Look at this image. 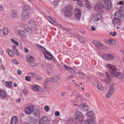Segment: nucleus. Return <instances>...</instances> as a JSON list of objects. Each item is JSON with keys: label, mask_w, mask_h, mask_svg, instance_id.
I'll use <instances>...</instances> for the list:
<instances>
[{"label": "nucleus", "mask_w": 124, "mask_h": 124, "mask_svg": "<svg viewBox=\"0 0 124 124\" xmlns=\"http://www.w3.org/2000/svg\"><path fill=\"white\" fill-rule=\"evenodd\" d=\"M104 2V3L103 5L100 3H97L94 7L95 9L99 12H102L103 8H104L107 10L110 9L112 7L110 0H108L107 1Z\"/></svg>", "instance_id": "f257e3e1"}, {"label": "nucleus", "mask_w": 124, "mask_h": 124, "mask_svg": "<svg viewBox=\"0 0 124 124\" xmlns=\"http://www.w3.org/2000/svg\"><path fill=\"white\" fill-rule=\"evenodd\" d=\"M75 117L76 122L78 123H82L83 121V116L80 112H77L75 114Z\"/></svg>", "instance_id": "f03ea898"}, {"label": "nucleus", "mask_w": 124, "mask_h": 124, "mask_svg": "<svg viewBox=\"0 0 124 124\" xmlns=\"http://www.w3.org/2000/svg\"><path fill=\"white\" fill-rule=\"evenodd\" d=\"M34 109V106L32 104L28 105L26 107L24 108L25 113L27 115H30L31 112H33Z\"/></svg>", "instance_id": "7ed1b4c3"}, {"label": "nucleus", "mask_w": 124, "mask_h": 124, "mask_svg": "<svg viewBox=\"0 0 124 124\" xmlns=\"http://www.w3.org/2000/svg\"><path fill=\"white\" fill-rule=\"evenodd\" d=\"M64 15L66 17H69L71 16L72 13L69 9L71 8V7L69 5L66 6L64 7Z\"/></svg>", "instance_id": "20e7f679"}, {"label": "nucleus", "mask_w": 124, "mask_h": 124, "mask_svg": "<svg viewBox=\"0 0 124 124\" xmlns=\"http://www.w3.org/2000/svg\"><path fill=\"white\" fill-rule=\"evenodd\" d=\"M102 58L105 60L112 61L114 59V56L111 54H102Z\"/></svg>", "instance_id": "39448f33"}, {"label": "nucleus", "mask_w": 124, "mask_h": 124, "mask_svg": "<svg viewBox=\"0 0 124 124\" xmlns=\"http://www.w3.org/2000/svg\"><path fill=\"white\" fill-rule=\"evenodd\" d=\"M39 124H48L49 123L50 120L49 118L46 116H44L39 120Z\"/></svg>", "instance_id": "423d86ee"}, {"label": "nucleus", "mask_w": 124, "mask_h": 124, "mask_svg": "<svg viewBox=\"0 0 124 124\" xmlns=\"http://www.w3.org/2000/svg\"><path fill=\"white\" fill-rule=\"evenodd\" d=\"M113 76L122 81H124V74L123 73L117 71Z\"/></svg>", "instance_id": "0eeeda50"}, {"label": "nucleus", "mask_w": 124, "mask_h": 124, "mask_svg": "<svg viewBox=\"0 0 124 124\" xmlns=\"http://www.w3.org/2000/svg\"><path fill=\"white\" fill-rule=\"evenodd\" d=\"M30 13L26 11H24L22 14L21 19L23 20H27L29 17Z\"/></svg>", "instance_id": "6e6552de"}, {"label": "nucleus", "mask_w": 124, "mask_h": 124, "mask_svg": "<svg viewBox=\"0 0 124 124\" xmlns=\"http://www.w3.org/2000/svg\"><path fill=\"white\" fill-rule=\"evenodd\" d=\"M93 46H96L99 48L101 49H103L104 47V46L102 44L99 42L95 40H93Z\"/></svg>", "instance_id": "1a4fd4ad"}, {"label": "nucleus", "mask_w": 124, "mask_h": 124, "mask_svg": "<svg viewBox=\"0 0 124 124\" xmlns=\"http://www.w3.org/2000/svg\"><path fill=\"white\" fill-rule=\"evenodd\" d=\"M63 66L69 72L72 74L76 75V71L73 69L71 67L66 65H63Z\"/></svg>", "instance_id": "9d476101"}, {"label": "nucleus", "mask_w": 124, "mask_h": 124, "mask_svg": "<svg viewBox=\"0 0 124 124\" xmlns=\"http://www.w3.org/2000/svg\"><path fill=\"white\" fill-rule=\"evenodd\" d=\"M75 16L77 19H79L81 17L80 11L78 9H76L74 11Z\"/></svg>", "instance_id": "9b49d317"}, {"label": "nucleus", "mask_w": 124, "mask_h": 124, "mask_svg": "<svg viewBox=\"0 0 124 124\" xmlns=\"http://www.w3.org/2000/svg\"><path fill=\"white\" fill-rule=\"evenodd\" d=\"M115 91V90L114 89L111 88L109 89L106 94V98H109L113 94Z\"/></svg>", "instance_id": "f8f14e48"}, {"label": "nucleus", "mask_w": 124, "mask_h": 124, "mask_svg": "<svg viewBox=\"0 0 124 124\" xmlns=\"http://www.w3.org/2000/svg\"><path fill=\"white\" fill-rule=\"evenodd\" d=\"M44 55L45 58L48 60H50L52 58L53 56L49 52H44Z\"/></svg>", "instance_id": "ddd939ff"}, {"label": "nucleus", "mask_w": 124, "mask_h": 124, "mask_svg": "<svg viewBox=\"0 0 124 124\" xmlns=\"http://www.w3.org/2000/svg\"><path fill=\"white\" fill-rule=\"evenodd\" d=\"M102 18V16L100 14H95L93 16V21H98L101 20Z\"/></svg>", "instance_id": "4468645a"}, {"label": "nucleus", "mask_w": 124, "mask_h": 124, "mask_svg": "<svg viewBox=\"0 0 124 124\" xmlns=\"http://www.w3.org/2000/svg\"><path fill=\"white\" fill-rule=\"evenodd\" d=\"M110 73L112 75L114 76L117 72L118 69L114 65L110 69Z\"/></svg>", "instance_id": "2eb2a0df"}, {"label": "nucleus", "mask_w": 124, "mask_h": 124, "mask_svg": "<svg viewBox=\"0 0 124 124\" xmlns=\"http://www.w3.org/2000/svg\"><path fill=\"white\" fill-rule=\"evenodd\" d=\"M105 42L106 44H109L110 45H114L116 44V41L113 39H109V40H105Z\"/></svg>", "instance_id": "dca6fc26"}, {"label": "nucleus", "mask_w": 124, "mask_h": 124, "mask_svg": "<svg viewBox=\"0 0 124 124\" xmlns=\"http://www.w3.org/2000/svg\"><path fill=\"white\" fill-rule=\"evenodd\" d=\"M113 23L115 25H120L121 24V22L120 19H114L112 21Z\"/></svg>", "instance_id": "f3484780"}, {"label": "nucleus", "mask_w": 124, "mask_h": 124, "mask_svg": "<svg viewBox=\"0 0 124 124\" xmlns=\"http://www.w3.org/2000/svg\"><path fill=\"white\" fill-rule=\"evenodd\" d=\"M33 112L34 116L36 117H39L40 116V112L39 110L38 109H34Z\"/></svg>", "instance_id": "a211bd4d"}, {"label": "nucleus", "mask_w": 124, "mask_h": 124, "mask_svg": "<svg viewBox=\"0 0 124 124\" xmlns=\"http://www.w3.org/2000/svg\"><path fill=\"white\" fill-rule=\"evenodd\" d=\"M105 73L108 78L104 80V82L106 84H109L111 82V80L109 78V75L107 72H105Z\"/></svg>", "instance_id": "6ab92c4d"}, {"label": "nucleus", "mask_w": 124, "mask_h": 124, "mask_svg": "<svg viewBox=\"0 0 124 124\" xmlns=\"http://www.w3.org/2000/svg\"><path fill=\"white\" fill-rule=\"evenodd\" d=\"M32 88L34 91L37 92H39L41 90V87L37 85H33L32 86Z\"/></svg>", "instance_id": "aec40b11"}, {"label": "nucleus", "mask_w": 124, "mask_h": 124, "mask_svg": "<svg viewBox=\"0 0 124 124\" xmlns=\"http://www.w3.org/2000/svg\"><path fill=\"white\" fill-rule=\"evenodd\" d=\"M18 118L16 116L13 117L11 120V124H17L18 123Z\"/></svg>", "instance_id": "412c9836"}, {"label": "nucleus", "mask_w": 124, "mask_h": 124, "mask_svg": "<svg viewBox=\"0 0 124 124\" xmlns=\"http://www.w3.org/2000/svg\"><path fill=\"white\" fill-rule=\"evenodd\" d=\"M7 93L5 91L2 90H0V96L2 97H7Z\"/></svg>", "instance_id": "4be33fe9"}, {"label": "nucleus", "mask_w": 124, "mask_h": 124, "mask_svg": "<svg viewBox=\"0 0 124 124\" xmlns=\"http://www.w3.org/2000/svg\"><path fill=\"white\" fill-rule=\"evenodd\" d=\"M124 16L118 12H116L115 14L114 17L115 19H120L121 17Z\"/></svg>", "instance_id": "5701e85b"}, {"label": "nucleus", "mask_w": 124, "mask_h": 124, "mask_svg": "<svg viewBox=\"0 0 124 124\" xmlns=\"http://www.w3.org/2000/svg\"><path fill=\"white\" fill-rule=\"evenodd\" d=\"M81 108V109L84 111H87L88 109V106L87 105L81 104L80 105Z\"/></svg>", "instance_id": "b1692460"}, {"label": "nucleus", "mask_w": 124, "mask_h": 124, "mask_svg": "<svg viewBox=\"0 0 124 124\" xmlns=\"http://www.w3.org/2000/svg\"><path fill=\"white\" fill-rule=\"evenodd\" d=\"M75 36L77 39H78L82 43H84L85 42V39L84 38L77 35H76Z\"/></svg>", "instance_id": "393cba45"}, {"label": "nucleus", "mask_w": 124, "mask_h": 124, "mask_svg": "<svg viewBox=\"0 0 124 124\" xmlns=\"http://www.w3.org/2000/svg\"><path fill=\"white\" fill-rule=\"evenodd\" d=\"M93 112L91 111H89L86 114V116L88 118L91 117L90 119H93Z\"/></svg>", "instance_id": "a878e982"}, {"label": "nucleus", "mask_w": 124, "mask_h": 124, "mask_svg": "<svg viewBox=\"0 0 124 124\" xmlns=\"http://www.w3.org/2000/svg\"><path fill=\"white\" fill-rule=\"evenodd\" d=\"M86 7L88 8H90L92 7L91 3L88 0H86L85 3Z\"/></svg>", "instance_id": "bb28decb"}, {"label": "nucleus", "mask_w": 124, "mask_h": 124, "mask_svg": "<svg viewBox=\"0 0 124 124\" xmlns=\"http://www.w3.org/2000/svg\"><path fill=\"white\" fill-rule=\"evenodd\" d=\"M118 12L122 15V16H124V6H121L119 9Z\"/></svg>", "instance_id": "cd10ccee"}, {"label": "nucleus", "mask_w": 124, "mask_h": 124, "mask_svg": "<svg viewBox=\"0 0 124 124\" xmlns=\"http://www.w3.org/2000/svg\"><path fill=\"white\" fill-rule=\"evenodd\" d=\"M26 58L27 60L30 62H33L34 61V58L30 55H27Z\"/></svg>", "instance_id": "c85d7f7f"}, {"label": "nucleus", "mask_w": 124, "mask_h": 124, "mask_svg": "<svg viewBox=\"0 0 124 124\" xmlns=\"http://www.w3.org/2000/svg\"><path fill=\"white\" fill-rule=\"evenodd\" d=\"M11 16L13 17H17V13L16 10H12L11 11Z\"/></svg>", "instance_id": "c756f323"}, {"label": "nucleus", "mask_w": 124, "mask_h": 124, "mask_svg": "<svg viewBox=\"0 0 124 124\" xmlns=\"http://www.w3.org/2000/svg\"><path fill=\"white\" fill-rule=\"evenodd\" d=\"M24 31L29 35H31L32 33V30L31 29L29 28L25 29Z\"/></svg>", "instance_id": "7c9ffc66"}, {"label": "nucleus", "mask_w": 124, "mask_h": 124, "mask_svg": "<svg viewBox=\"0 0 124 124\" xmlns=\"http://www.w3.org/2000/svg\"><path fill=\"white\" fill-rule=\"evenodd\" d=\"M74 118L73 117H69L67 119V124H71L73 123Z\"/></svg>", "instance_id": "2f4dec72"}, {"label": "nucleus", "mask_w": 124, "mask_h": 124, "mask_svg": "<svg viewBox=\"0 0 124 124\" xmlns=\"http://www.w3.org/2000/svg\"><path fill=\"white\" fill-rule=\"evenodd\" d=\"M51 78L52 82H56L57 81L58 79L59 78V77L58 76L56 77H53Z\"/></svg>", "instance_id": "473e14b6"}, {"label": "nucleus", "mask_w": 124, "mask_h": 124, "mask_svg": "<svg viewBox=\"0 0 124 124\" xmlns=\"http://www.w3.org/2000/svg\"><path fill=\"white\" fill-rule=\"evenodd\" d=\"M18 34L20 35L23 37L25 36L26 35L25 32L21 30H20L19 31Z\"/></svg>", "instance_id": "72a5a7b5"}, {"label": "nucleus", "mask_w": 124, "mask_h": 124, "mask_svg": "<svg viewBox=\"0 0 124 124\" xmlns=\"http://www.w3.org/2000/svg\"><path fill=\"white\" fill-rule=\"evenodd\" d=\"M48 17L51 20V21H48L50 23L52 24H55V20L51 16H48Z\"/></svg>", "instance_id": "f704fd0d"}, {"label": "nucleus", "mask_w": 124, "mask_h": 124, "mask_svg": "<svg viewBox=\"0 0 124 124\" xmlns=\"http://www.w3.org/2000/svg\"><path fill=\"white\" fill-rule=\"evenodd\" d=\"M85 124H93V119H90L85 121L84 123Z\"/></svg>", "instance_id": "c9c22d12"}, {"label": "nucleus", "mask_w": 124, "mask_h": 124, "mask_svg": "<svg viewBox=\"0 0 124 124\" xmlns=\"http://www.w3.org/2000/svg\"><path fill=\"white\" fill-rule=\"evenodd\" d=\"M12 82L11 81L10 82H6V86L9 87L11 88L12 87Z\"/></svg>", "instance_id": "e433bc0d"}, {"label": "nucleus", "mask_w": 124, "mask_h": 124, "mask_svg": "<svg viewBox=\"0 0 124 124\" xmlns=\"http://www.w3.org/2000/svg\"><path fill=\"white\" fill-rule=\"evenodd\" d=\"M97 88L100 91H103L104 90L103 87L102 86L101 84H98Z\"/></svg>", "instance_id": "4c0bfd02"}, {"label": "nucleus", "mask_w": 124, "mask_h": 124, "mask_svg": "<svg viewBox=\"0 0 124 124\" xmlns=\"http://www.w3.org/2000/svg\"><path fill=\"white\" fill-rule=\"evenodd\" d=\"M3 32L4 34L5 35H7L9 32L8 29L6 28L4 29Z\"/></svg>", "instance_id": "58836bf2"}, {"label": "nucleus", "mask_w": 124, "mask_h": 124, "mask_svg": "<svg viewBox=\"0 0 124 124\" xmlns=\"http://www.w3.org/2000/svg\"><path fill=\"white\" fill-rule=\"evenodd\" d=\"M77 2L78 5L81 7H83L84 6V5L82 4V2L81 0H78L77 1Z\"/></svg>", "instance_id": "ea45409f"}, {"label": "nucleus", "mask_w": 124, "mask_h": 124, "mask_svg": "<svg viewBox=\"0 0 124 124\" xmlns=\"http://www.w3.org/2000/svg\"><path fill=\"white\" fill-rule=\"evenodd\" d=\"M113 65L112 64L108 63L107 64H106L105 65V67L107 68L110 69L113 66Z\"/></svg>", "instance_id": "a19ab883"}, {"label": "nucleus", "mask_w": 124, "mask_h": 124, "mask_svg": "<svg viewBox=\"0 0 124 124\" xmlns=\"http://www.w3.org/2000/svg\"><path fill=\"white\" fill-rule=\"evenodd\" d=\"M109 34L112 36L115 37L116 35V31L111 32L109 33Z\"/></svg>", "instance_id": "79ce46f5"}, {"label": "nucleus", "mask_w": 124, "mask_h": 124, "mask_svg": "<svg viewBox=\"0 0 124 124\" xmlns=\"http://www.w3.org/2000/svg\"><path fill=\"white\" fill-rule=\"evenodd\" d=\"M52 69L51 68H47V71L48 72V75H49L52 72Z\"/></svg>", "instance_id": "37998d69"}, {"label": "nucleus", "mask_w": 124, "mask_h": 124, "mask_svg": "<svg viewBox=\"0 0 124 124\" xmlns=\"http://www.w3.org/2000/svg\"><path fill=\"white\" fill-rule=\"evenodd\" d=\"M58 1H54L52 3V4L55 6L58 5Z\"/></svg>", "instance_id": "c03bdc74"}, {"label": "nucleus", "mask_w": 124, "mask_h": 124, "mask_svg": "<svg viewBox=\"0 0 124 124\" xmlns=\"http://www.w3.org/2000/svg\"><path fill=\"white\" fill-rule=\"evenodd\" d=\"M31 121L33 124H34L37 121L36 119L33 117H32L30 119Z\"/></svg>", "instance_id": "a18cd8bd"}, {"label": "nucleus", "mask_w": 124, "mask_h": 124, "mask_svg": "<svg viewBox=\"0 0 124 124\" xmlns=\"http://www.w3.org/2000/svg\"><path fill=\"white\" fill-rule=\"evenodd\" d=\"M29 23L31 25H34L35 24L34 21L32 20H31L29 21Z\"/></svg>", "instance_id": "49530a36"}, {"label": "nucleus", "mask_w": 124, "mask_h": 124, "mask_svg": "<svg viewBox=\"0 0 124 124\" xmlns=\"http://www.w3.org/2000/svg\"><path fill=\"white\" fill-rule=\"evenodd\" d=\"M11 41L13 43H14L16 45H18V43L17 42L14 40L13 39H11Z\"/></svg>", "instance_id": "de8ad7c7"}, {"label": "nucleus", "mask_w": 124, "mask_h": 124, "mask_svg": "<svg viewBox=\"0 0 124 124\" xmlns=\"http://www.w3.org/2000/svg\"><path fill=\"white\" fill-rule=\"evenodd\" d=\"M36 79L37 80H40L41 79L40 77L39 76V75L38 74L37 75H36Z\"/></svg>", "instance_id": "09e8293b"}, {"label": "nucleus", "mask_w": 124, "mask_h": 124, "mask_svg": "<svg viewBox=\"0 0 124 124\" xmlns=\"http://www.w3.org/2000/svg\"><path fill=\"white\" fill-rule=\"evenodd\" d=\"M97 121L98 119L96 117L93 116V124H96Z\"/></svg>", "instance_id": "8fccbe9b"}, {"label": "nucleus", "mask_w": 124, "mask_h": 124, "mask_svg": "<svg viewBox=\"0 0 124 124\" xmlns=\"http://www.w3.org/2000/svg\"><path fill=\"white\" fill-rule=\"evenodd\" d=\"M31 78H30L29 76H26L25 77V79L27 81H31Z\"/></svg>", "instance_id": "3c124183"}, {"label": "nucleus", "mask_w": 124, "mask_h": 124, "mask_svg": "<svg viewBox=\"0 0 124 124\" xmlns=\"http://www.w3.org/2000/svg\"><path fill=\"white\" fill-rule=\"evenodd\" d=\"M44 109L47 112H48L49 110V108L48 106H46L44 107Z\"/></svg>", "instance_id": "603ef678"}, {"label": "nucleus", "mask_w": 124, "mask_h": 124, "mask_svg": "<svg viewBox=\"0 0 124 124\" xmlns=\"http://www.w3.org/2000/svg\"><path fill=\"white\" fill-rule=\"evenodd\" d=\"M8 54L10 56H12L14 55V54L11 50H9L8 51Z\"/></svg>", "instance_id": "864d4df0"}, {"label": "nucleus", "mask_w": 124, "mask_h": 124, "mask_svg": "<svg viewBox=\"0 0 124 124\" xmlns=\"http://www.w3.org/2000/svg\"><path fill=\"white\" fill-rule=\"evenodd\" d=\"M12 62L14 64H18V62L16 59H14L12 60Z\"/></svg>", "instance_id": "5fc2aeb1"}, {"label": "nucleus", "mask_w": 124, "mask_h": 124, "mask_svg": "<svg viewBox=\"0 0 124 124\" xmlns=\"http://www.w3.org/2000/svg\"><path fill=\"white\" fill-rule=\"evenodd\" d=\"M29 74L31 75V78H33L35 76V75L34 73L32 72H30L29 73Z\"/></svg>", "instance_id": "6e6d98bb"}, {"label": "nucleus", "mask_w": 124, "mask_h": 124, "mask_svg": "<svg viewBox=\"0 0 124 124\" xmlns=\"http://www.w3.org/2000/svg\"><path fill=\"white\" fill-rule=\"evenodd\" d=\"M45 80L46 81V82H52V80L51 78H47Z\"/></svg>", "instance_id": "4d7b16f0"}, {"label": "nucleus", "mask_w": 124, "mask_h": 124, "mask_svg": "<svg viewBox=\"0 0 124 124\" xmlns=\"http://www.w3.org/2000/svg\"><path fill=\"white\" fill-rule=\"evenodd\" d=\"M97 74L101 77H102L104 76V74H103L101 73L100 72H97Z\"/></svg>", "instance_id": "13d9d810"}, {"label": "nucleus", "mask_w": 124, "mask_h": 124, "mask_svg": "<svg viewBox=\"0 0 124 124\" xmlns=\"http://www.w3.org/2000/svg\"><path fill=\"white\" fill-rule=\"evenodd\" d=\"M37 64L36 63L31 62V63L30 65L32 66H35L37 65Z\"/></svg>", "instance_id": "bf43d9fd"}, {"label": "nucleus", "mask_w": 124, "mask_h": 124, "mask_svg": "<svg viewBox=\"0 0 124 124\" xmlns=\"http://www.w3.org/2000/svg\"><path fill=\"white\" fill-rule=\"evenodd\" d=\"M13 51L14 53L17 55H19V53L18 52L17 50L16 49L14 50Z\"/></svg>", "instance_id": "052dcab7"}, {"label": "nucleus", "mask_w": 124, "mask_h": 124, "mask_svg": "<svg viewBox=\"0 0 124 124\" xmlns=\"http://www.w3.org/2000/svg\"><path fill=\"white\" fill-rule=\"evenodd\" d=\"M55 115L56 116H59L60 115V114L59 111H56L55 112Z\"/></svg>", "instance_id": "680f3d73"}, {"label": "nucleus", "mask_w": 124, "mask_h": 124, "mask_svg": "<svg viewBox=\"0 0 124 124\" xmlns=\"http://www.w3.org/2000/svg\"><path fill=\"white\" fill-rule=\"evenodd\" d=\"M118 4H119L120 5H124V1H120L118 3Z\"/></svg>", "instance_id": "e2e57ef3"}, {"label": "nucleus", "mask_w": 124, "mask_h": 124, "mask_svg": "<svg viewBox=\"0 0 124 124\" xmlns=\"http://www.w3.org/2000/svg\"><path fill=\"white\" fill-rule=\"evenodd\" d=\"M38 48L40 50H41L43 49H45V48L44 47H43L40 46V45H38Z\"/></svg>", "instance_id": "0e129e2a"}, {"label": "nucleus", "mask_w": 124, "mask_h": 124, "mask_svg": "<svg viewBox=\"0 0 124 124\" xmlns=\"http://www.w3.org/2000/svg\"><path fill=\"white\" fill-rule=\"evenodd\" d=\"M78 72L80 75H83V76L84 75V73L80 71L79 70H78Z\"/></svg>", "instance_id": "69168bd1"}, {"label": "nucleus", "mask_w": 124, "mask_h": 124, "mask_svg": "<svg viewBox=\"0 0 124 124\" xmlns=\"http://www.w3.org/2000/svg\"><path fill=\"white\" fill-rule=\"evenodd\" d=\"M44 87L45 89L47 87V84L45 82L44 83Z\"/></svg>", "instance_id": "338daca9"}, {"label": "nucleus", "mask_w": 124, "mask_h": 124, "mask_svg": "<svg viewBox=\"0 0 124 124\" xmlns=\"http://www.w3.org/2000/svg\"><path fill=\"white\" fill-rule=\"evenodd\" d=\"M103 123V121L102 120H100L98 122V124H102Z\"/></svg>", "instance_id": "774afa93"}]
</instances>
